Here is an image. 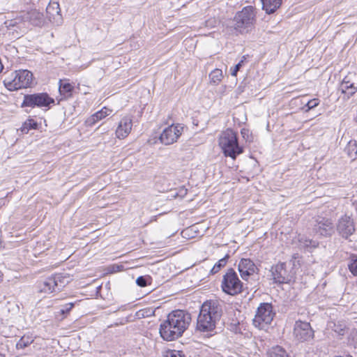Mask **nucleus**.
<instances>
[{
    "mask_svg": "<svg viewBox=\"0 0 357 357\" xmlns=\"http://www.w3.org/2000/svg\"><path fill=\"white\" fill-rule=\"evenodd\" d=\"M318 245V243L311 239L305 240V247H312L316 248Z\"/></svg>",
    "mask_w": 357,
    "mask_h": 357,
    "instance_id": "e433bc0d",
    "label": "nucleus"
},
{
    "mask_svg": "<svg viewBox=\"0 0 357 357\" xmlns=\"http://www.w3.org/2000/svg\"><path fill=\"white\" fill-rule=\"evenodd\" d=\"M0 357H5V356L1 354H0Z\"/></svg>",
    "mask_w": 357,
    "mask_h": 357,
    "instance_id": "a19ab883",
    "label": "nucleus"
},
{
    "mask_svg": "<svg viewBox=\"0 0 357 357\" xmlns=\"http://www.w3.org/2000/svg\"><path fill=\"white\" fill-rule=\"evenodd\" d=\"M219 145L226 157L232 159L243 153V148L238 144L236 132L231 129H227L219 139Z\"/></svg>",
    "mask_w": 357,
    "mask_h": 357,
    "instance_id": "f03ea898",
    "label": "nucleus"
},
{
    "mask_svg": "<svg viewBox=\"0 0 357 357\" xmlns=\"http://www.w3.org/2000/svg\"><path fill=\"white\" fill-rule=\"evenodd\" d=\"M238 270L243 280H248L250 276L258 272L255 264L248 258H243L239 261Z\"/></svg>",
    "mask_w": 357,
    "mask_h": 357,
    "instance_id": "2eb2a0df",
    "label": "nucleus"
},
{
    "mask_svg": "<svg viewBox=\"0 0 357 357\" xmlns=\"http://www.w3.org/2000/svg\"><path fill=\"white\" fill-rule=\"evenodd\" d=\"M274 316L275 312H273L271 303H261L257 309L253 319V324L259 329H264L271 323Z\"/></svg>",
    "mask_w": 357,
    "mask_h": 357,
    "instance_id": "6e6552de",
    "label": "nucleus"
},
{
    "mask_svg": "<svg viewBox=\"0 0 357 357\" xmlns=\"http://www.w3.org/2000/svg\"><path fill=\"white\" fill-rule=\"evenodd\" d=\"M132 126V119L129 116L123 117L119 122L116 130V135L119 139L126 137L130 132Z\"/></svg>",
    "mask_w": 357,
    "mask_h": 357,
    "instance_id": "a211bd4d",
    "label": "nucleus"
},
{
    "mask_svg": "<svg viewBox=\"0 0 357 357\" xmlns=\"http://www.w3.org/2000/svg\"><path fill=\"white\" fill-rule=\"evenodd\" d=\"M183 127L179 124L172 125L166 128L160 134L159 139L165 145H169L177 140L181 135Z\"/></svg>",
    "mask_w": 357,
    "mask_h": 357,
    "instance_id": "f8f14e48",
    "label": "nucleus"
},
{
    "mask_svg": "<svg viewBox=\"0 0 357 357\" xmlns=\"http://www.w3.org/2000/svg\"><path fill=\"white\" fill-rule=\"evenodd\" d=\"M1 275H2V274H1V273L0 272V281L1 280Z\"/></svg>",
    "mask_w": 357,
    "mask_h": 357,
    "instance_id": "ea45409f",
    "label": "nucleus"
},
{
    "mask_svg": "<svg viewBox=\"0 0 357 357\" xmlns=\"http://www.w3.org/2000/svg\"><path fill=\"white\" fill-rule=\"evenodd\" d=\"M294 335L299 341H307L313 338L314 331L310 323L297 321L294 325Z\"/></svg>",
    "mask_w": 357,
    "mask_h": 357,
    "instance_id": "9b49d317",
    "label": "nucleus"
},
{
    "mask_svg": "<svg viewBox=\"0 0 357 357\" xmlns=\"http://www.w3.org/2000/svg\"><path fill=\"white\" fill-rule=\"evenodd\" d=\"M255 21V8L251 6H245L236 14L234 19V29L241 32L242 29L251 26Z\"/></svg>",
    "mask_w": 357,
    "mask_h": 357,
    "instance_id": "1a4fd4ad",
    "label": "nucleus"
},
{
    "mask_svg": "<svg viewBox=\"0 0 357 357\" xmlns=\"http://www.w3.org/2000/svg\"><path fill=\"white\" fill-rule=\"evenodd\" d=\"M167 357H185V355L181 351L173 350L169 352Z\"/></svg>",
    "mask_w": 357,
    "mask_h": 357,
    "instance_id": "f704fd0d",
    "label": "nucleus"
},
{
    "mask_svg": "<svg viewBox=\"0 0 357 357\" xmlns=\"http://www.w3.org/2000/svg\"><path fill=\"white\" fill-rule=\"evenodd\" d=\"M222 313V306L218 301L210 300L204 302L197 317V331L207 333L213 332Z\"/></svg>",
    "mask_w": 357,
    "mask_h": 357,
    "instance_id": "f257e3e1",
    "label": "nucleus"
},
{
    "mask_svg": "<svg viewBox=\"0 0 357 357\" xmlns=\"http://www.w3.org/2000/svg\"><path fill=\"white\" fill-rule=\"evenodd\" d=\"M46 15L49 21L54 25L59 26L63 23L59 4L56 1H51L46 8Z\"/></svg>",
    "mask_w": 357,
    "mask_h": 357,
    "instance_id": "dca6fc26",
    "label": "nucleus"
},
{
    "mask_svg": "<svg viewBox=\"0 0 357 357\" xmlns=\"http://www.w3.org/2000/svg\"><path fill=\"white\" fill-rule=\"evenodd\" d=\"M159 332L161 337L166 341L174 340L183 335V333H178L177 328L166 320L160 324Z\"/></svg>",
    "mask_w": 357,
    "mask_h": 357,
    "instance_id": "f3484780",
    "label": "nucleus"
},
{
    "mask_svg": "<svg viewBox=\"0 0 357 357\" xmlns=\"http://www.w3.org/2000/svg\"><path fill=\"white\" fill-rule=\"evenodd\" d=\"M73 90L74 86L70 83L60 80L59 91L61 96H63L65 98H69L72 97Z\"/></svg>",
    "mask_w": 357,
    "mask_h": 357,
    "instance_id": "5701e85b",
    "label": "nucleus"
},
{
    "mask_svg": "<svg viewBox=\"0 0 357 357\" xmlns=\"http://www.w3.org/2000/svg\"><path fill=\"white\" fill-rule=\"evenodd\" d=\"M319 104V100L317 98H314L307 101L305 107H307L306 112L316 107Z\"/></svg>",
    "mask_w": 357,
    "mask_h": 357,
    "instance_id": "473e14b6",
    "label": "nucleus"
},
{
    "mask_svg": "<svg viewBox=\"0 0 357 357\" xmlns=\"http://www.w3.org/2000/svg\"><path fill=\"white\" fill-rule=\"evenodd\" d=\"M74 305L75 304L73 303H68L64 305H62L59 310L56 312V319L62 320L63 318H65L74 307Z\"/></svg>",
    "mask_w": 357,
    "mask_h": 357,
    "instance_id": "b1692460",
    "label": "nucleus"
},
{
    "mask_svg": "<svg viewBox=\"0 0 357 357\" xmlns=\"http://www.w3.org/2000/svg\"><path fill=\"white\" fill-rule=\"evenodd\" d=\"M270 357H291L286 350L280 346L273 347L269 352Z\"/></svg>",
    "mask_w": 357,
    "mask_h": 357,
    "instance_id": "cd10ccee",
    "label": "nucleus"
},
{
    "mask_svg": "<svg viewBox=\"0 0 357 357\" xmlns=\"http://www.w3.org/2000/svg\"><path fill=\"white\" fill-rule=\"evenodd\" d=\"M344 152L349 158L355 159L357 155V142L356 140L349 141L344 149Z\"/></svg>",
    "mask_w": 357,
    "mask_h": 357,
    "instance_id": "393cba45",
    "label": "nucleus"
},
{
    "mask_svg": "<svg viewBox=\"0 0 357 357\" xmlns=\"http://www.w3.org/2000/svg\"><path fill=\"white\" fill-rule=\"evenodd\" d=\"M33 74L28 70H19L11 73L3 81L5 86L9 91H17L31 86Z\"/></svg>",
    "mask_w": 357,
    "mask_h": 357,
    "instance_id": "20e7f679",
    "label": "nucleus"
},
{
    "mask_svg": "<svg viewBox=\"0 0 357 357\" xmlns=\"http://www.w3.org/2000/svg\"><path fill=\"white\" fill-rule=\"evenodd\" d=\"M295 266L294 261L287 262H280L273 266L271 269L272 279L275 283H289L294 278L295 271L293 266Z\"/></svg>",
    "mask_w": 357,
    "mask_h": 357,
    "instance_id": "39448f33",
    "label": "nucleus"
},
{
    "mask_svg": "<svg viewBox=\"0 0 357 357\" xmlns=\"http://www.w3.org/2000/svg\"><path fill=\"white\" fill-rule=\"evenodd\" d=\"M339 90L349 98L356 92L357 85L351 82L349 76H346L340 84Z\"/></svg>",
    "mask_w": 357,
    "mask_h": 357,
    "instance_id": "6ab92c4d",
    "label": "nucleus"
},
{
    "mask_svg": "<svg viewBox=\"0 0 357 357\" xmlns=\"http://www.w3.org/2000/svg\"><path fill=\"white\" fill-rule=\"evenodd\" d=\"M241 135H242L244 139H245L246 140H248V137H249V130L248 129L243 128L241 130Z\"/></svg>",
    "mask_w": 357,
    "mask_h": 357,
    "instance_id": "58836bf2",
    "label": "nucleus"
},
{
    "mask_svg": "<svg viewBox=\"0 0 357 357\" xmlns=\"http://www.w3.org/2000/svg\"><path fill=\"white\" fill-rule=\"evenodd\" d=\"M70 281V277L68 274L56 273L38 284V291L45 294L60 291Z\"/></svg>",
    "mask_w": 357,
    "mask_h": 357,
    "instance_id": "7ed1b4c3",
    "label": "nucleus"
},
{
    "mask_svg": "<svg viewBox=\"0 0 357 357\" xmlns=\"http://www.w3.org/2000/svg\"><path fill=\"white\" fill-rule=\"evenodd\" d=\"M262 9L267 14L273 13L282 4V0H261Z\"/></svg>",
    "mask_w": 357,
    "mask_h": 357,
    "instance_id": "412c9836",
    "label": "nucleus"
},
{
    "mask_svg": "<svg viewBox=\"0 0 357 357\" xmlns=\"http://www.w3.org/2000/svg\"><path fill=\"white\" fill-rule=\"evenodd\" d=\"M37 126L38 124L33 119H28L24 122L23 125V129H26L29 130V129H36Z\"/></svg>",
    "mask_w": 357,
    "mask_h": 357,
    "instance_id": "2f4dec72",
    "label": "nucleus"
},
{
    "mask_svg": "<svg viewBox=\"0 0 357 357\" xmlns=\"http://www.w3.org/2000/svg\"><path fill=\"white\" fill-rule=\"evenodd\" d=\"M337 231L342 238L348 239L355 231L353 220L349 216H342L338 220Z\"/></svg>",
    "mask_w": 357,
    "mask_h": 357,
    "instance_id": "4468645a",
    "label": "nucleus"
},
{
    "mask_svg": "<svg viewBox=\"0 0 357 357\" xmlns=\"http://www.w3.org/2000/svg\"><path fill=\"white\" fill-rule=\"evenodd\" d=\"M229 257V255L227 254L224 257L219 259L211 270V273L212 274H215L218 272H219L222 268H224L227 265Z\"/></svg>",
    "mask_w": 357,
    "mask_h": 357,
    "instance_id": "bb28decb",
    "label": "nucleus"
},
{
    "mask_svg": "<svg viewBox=\"0 0 357 357\" xmlns=\"http://www.w3.org/2000/svg\"><path fill=\"white\" fill-rule=\"evenodd\" d=\"M166 321L177 328L178 333H183L190 325L191 315L185 310H176L168 314Z\"/></svg>",
    "mask_w": 357,
    "mask_h": 357,
    "instance_id": "9d476101",
    "label": "nucleus"
},
{
    "mask_svg": "<svg viewBox=\"0 0 357 357\" xmlns=\"http://www.w3.org/2000/svg\"><path fill=\"white\" fill-rule=\"evenodd\" d=\"M334 331L336 332L340 335H343L344 333V326H342V325L337 326L336 324H334Z\"/></svg>",
    "mask_w": 357,
    "mask_h": 357,
    "instance_id": "c9c22d12",
    "label": "nucleus"
},
{
    "mask_svg": "<svg viewBox=\"0 0 357 357\" xmlns=\"http://www.w3.org/2000/svg\"><path fill=\"white\" fill-rule=\"evenodd\" d=\"M151 278L149 275L139 276L136 280V284L141 287H145L151 284Z\"/></svg>",
    "mask_w": 357,
    "mask_h": 357,
    "instance_id": "c756f323",
    "label": "nucleus"
},
{
    "mask_svg": "<svg viewBox=\"0 0 357 357\" xmlns=\"http://www.w3.org/2000/svg\"><path fill=\"white\" fill-rule=\"evenodd\" d=\"M187 189L185 187H181L178 190V192L175 195V197H183L187 194Z\"/></svg>",
    "mask_w": 357,
    "mask_h": 357,
    "instance_id": "4c0bfd02",
    "label": "nucleus"
},
{
    "mask_svg": "<svg viewBox=\"0 0 357 357\" xmlns=\"http://www.w3.org/2000/svg\"><path fill=\"white\" fill-rule=\"evenodd\" d=\"M223 77L222 71L216 68L209 74L210 83L213 85H218Z\"/></svg>",
    "mask_w": 357,
    "mask_h": 357,
    "instance_id": "a878e982",
    "label": "nucleus"
},
{
    "mask_svg": "<svg viewBox=\"0 0 357 357\" xmlns=\"http://www.w3.org/2000/svg\"><path fill=\"white\" fill-rule=\"evenodd\" d=\"M112 112V111L109 108L104 107L100 110L98 111L97 112L91 115L89 118H88V119L86 120V123L89 126H92L94 124H96L98 121L109 116Z\"/></svg>",
    "mask_w": 357,
    "mask_h": 357,
    "instance_id": "aec40b11",
    "label": "nucleus"
},
{
    "mask_svg": "<svg viewBox=\"0 0 357 357\" xmlns=\"http://www.w3.org/2000/svg\"><path fill=\"white\" fill-rule=\"evenodd\" d=\"M54 99L47 93H36L24 95L22 107H39L49 109L54 105Z\"/></svg>",
    "mask_w": 357,
    "mask_h": 357,
    "instance_id": "0eeeda50",
    "label": "nucleus"
},
{
    "mask_svg": "<svg viewBox=\"0 0 357 357\" xmlns=\"http://www.w3.org/2000/svg\"><path fill=\"white\" fill-rule=\"evenodd\" d=\"M243 63V60H241L234 68L233 70H231V75L232 76H236L237 73L239 71L241 68L242 67Z\"/></svg>",
    "mask_w": 357,
    "mask_h": 357,
    "instance_id": "72a5a7b5",
    "label": "nucleus"
},
{
    "mask_svg": "<svg viewBox=\"0 0 357 357\" xmlns=\"http://www.w3.org/2000/svg\"><path fill=\"white\" fill-rule=\"evenodd\" d=\"M26 19L31 24L36 26H41L44 24V17L43 13L37 10H32L27 13Z\"/></svg>",
    "mask_w": 357,
    "mask_h": 357,
    "instance_id": "4be33fe9",
    "label": "nucleus"
},
{
    "mask_svg": "<svg viewBox=\"0 0 357 357\" xmlns=\"http://www.w3.org/2000/svg\"><path fill=\"white\" fill-rule=\"evenodd\" d=\"M33 341V339L32 337L24 335L17 342V346L20 348H24L29 345L31 343H32Z\"/></svg>",
    "mask_w": 357,
    "mask_h": 357,
    "instance_id": "7c9ffc66",
    "label": "nucleus"
},
{
    "mask_svg": "<svg viewBox=\"0 0 357 357\" xmlns=\"http://www.w3.org/2000/svg\"><path fill=\"white\" fill-rule=\"evenodd\" d=\"M221 288L225 294L231 296L237 295L243 291V283L232 268L227 269L222 276Z\"/></svg>",
    "mask_w": 357,
    "mask_h": 357,
    "instance_id": "423d86ee",
    "label": "nucleus"
},
{
    "mask_svg": "<svg viewBox=\"0 0 357 357\" xmlns=\"http://www.w3.org/2000/svg\"><path fill=\"white\" fill-rule=\"evenodd\" d=\"M349 271L354 275L357 276V255H352L348 264Z\"/></svg>",
    "mask_w": 357,
    "mask_h": 357,
    "instance_id": "c85d7f7f",
    "label": "nucleus"
},
{
    "mask_svg": "<svg viewBox=\"0 0 357 357\" xmlns=\"http://www.w3.org/2000/svg\"><path fill=\"white\" fill-rule=\"evenodd\" d=\"M313 230L317 234L328 236L334 233V225L330 219L318 217L315 220Z\"/></svg>",
    "mask_w": 357,
    "mask_h": 357,
    "instance_id": "ddd939ff",
    "label": "nucleus"
}]
</instances>
